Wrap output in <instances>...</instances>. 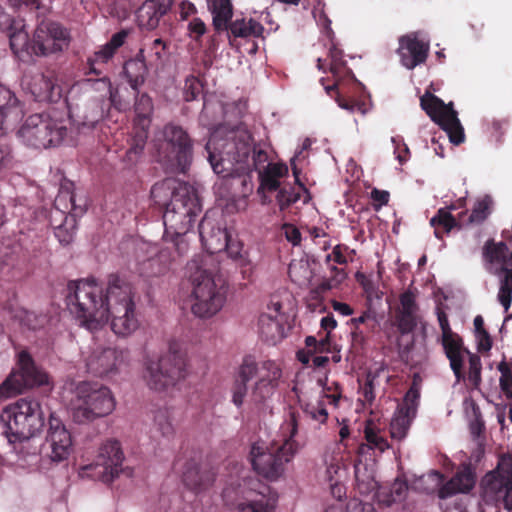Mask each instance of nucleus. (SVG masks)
<instances>
[{
	"label": "nucleus",
	"instance_id": "32",
	"mask_svg": "<svg viewBox=\"0 0 512 512\" xmlns=\"http://www.w3.org/2000/svg\"><path fill=\"white\" fill-rule=\"evenodd\" d=\"M175 256L172 248L165 246L156 255L144 262V269L148 270L149 276H160L170 270Z\"/></svg>",
	"mask_w": 512,
	"mask_h": 512
},
{
	"label": "nucleus",
	"instance_id": "52",
	"mask_svg": "<svg viewBox=\"0 0 512 512\" xmlns=\"http://www.w3.org/2000/svg\"><path fill=\"white\" fill-rule=\"evenodd\" d=\"M203 85L196 76H189L185 79L184 84V100L187 102L196 100L202 93Z\"/></svg>",
	"mask_w": 512,
	"mask_h": 512
},
{
	"label": "nucleus",
	"instance_id": "51",
	"mask_svg": "<svg viewBox=\"0 0 512 512\" xmlns=\"http://www.w3.org/2000/svg\"><path fill=\"white\" fill-rule=\"evenodd\" d=\"M475 340L480 352H488L492 347V339L484 328V322H474Z\"/></svg>",
	"mask_w": 512,
	"mask_h": 512
},
{
	"label": "nucleus",
	"instance_id": "42",
	"mask_svg": "<svg viewBox=\"0 0 512 512\" xmlns=\"http://www.w3.org/2000/svg\"><path fill=\"white\" fill-rule=\"evenodd\" d=\"M354 469L355 479L360 493L367 494L378 487L374 478L373 469L369 468L362 460L355 462Z\"/></svg>",
	"mask_w": 512,
	"mask_h": 512
},
{
	"label": "nucleus",
	"instance_id": "45",
	"mask_svg": "<svg viewBox=\"0 0 512 512\" xmlns=\"http://www.w3.org/2000/svg\"><path fill=\"white\" fill-rule=\"evenodd\" d=\"M417 289L408 288L400 295V311L403 317L409 318V320H415V314L418 310L416 303Z\"/></svg>",
	"mask_w": 512,
	"mask_h": 512
},
{
	"label": "nucleus",
	"instance_id": "27",
	"mask_svg": "<svg viewBox=\"0 0 512 512\" xmlns=\"http://www.w3.org/2000/svg\"><path fill=\"white\" fill-rule=\"evenodd\" d=\"M288 175V166L285 163H267V165L258 171L260 185L258 194L265 192H276L282 186L280 180Z\"/></svg>",
	"mask_w": 512,
	"mask_h": 512
},
{
	"label": "nucleus",
	"instance_id": "37",
	"mask_svg": "<svg viewBox=\"0 0 512 512\" xmlns=\"http://www.w3.org/2000/svg\"><path fill=\"white\" fill-rule=\"evenodd\" d=\"M148 129L149 128L133 126L131 139L129 141V148L125 155L126 161L129 164L137 163L142 156L148 139Z\"/></svg>",
	"mask_w": 512,
	"mask_h": 512
},
{
	"label": "nucleus",
	"instance_id": "3",
	"mask_svg": "<svg viewBox=\"0 0 512 512\" xmlns=\"http://www.w3.org/2000/svg\"><path fill=\"white\" fill-rule=\"evenodd\" d=\"M150 196L155 205L164 209V226L173 229L177 234L189 232L201 212L195 188L174 178H166L155 183Z\"/></svg>",
	"mask_w": 512,
	"mask_h": 512
},
{
	"label": "nucleus",
	"instance_id": "61",
	"mask_svg": "<svg viewBox=\"0 0 512 512\" xmlns=\"http://www.w3.org/2000/svg\"><path fill=\"white\" fill-rule=\"evenodd\" d=\"M188 30L192 37L198 41L206 33V25L200 18H194L188 24Z\"/></svg>",
	"mask_w": 512,
	"mask_h": 512
},
{
	"label": "nucleus",
	"instance_id": "41",
	"mask_svg": "<svg viewBox=\"0 0 512 512\" xmlns=\"http://www.w3.org/2000/svg\"><path fill=\"white\" fill-rule=\"evenodd\" d=\"M408 491V485L405 481L396 479L389 488L380 487L377 491V497L380 503L390 506L391 504L402 501Z\"/></svg>",
	"mask_w": 512,
	"mask_h": 512
},
{
	"label": "nucleus",
	"instance_id": "24",
	"mask_svg": "<svg viewBox=\"0 0 512 512\" xmlns=\"http://www.w3.org/2000/svg\"><path fill=\"white\" fill-rule=\"evenodd\" d=\"M442 330V346L445 354L450 361V367L454 372L456 378H462L463 367V354L461 338L454 333L449 325V322H439Z\"/></svg>",
	"mask_w": 512,
	"mask_h": 512
},
{
	"label": "nucleus",
	"instance_id": "47",
	"mask_svg": "<svg viewBox=\"0 0 512 512\" xmlns=\"http://www.w3.org/2000/svg\"><path fill=\"white\" fill-rule=\"evenodd\" d=\"M301 198L300 190L296 191L294 187L284 185L277 190L276 202L280 211L288 209L292 204Z\"/></svg>",
	"mask_w": 512,
	"mask_h": 512
},
{
	"label": "nucleus",
	"instance_id": "6",
	"mask_svg": "<svg viewBox=\"0 0 512 512\" xmlns=\"http://www.w3.org/2000/svg\"><path fill=\"white\" fill-rule=\"evenodd\" d=\"M69 386L73 394L70 409L76 423H90L115 410L116 400L107 386L89 381H72Z\"/></svg>",
	"mask_w": 512,
	"mask_h": 512
},
{
	"label": "nucleus",
	"instance_id": "22",
	"mask_svg": "<svg viewBox=\"0 0 512 512\" xmlns=\"http://www.w3.org/2000/svg\"><path fill=\"white\" fill-rule=\"evenodd\" d=\"M429 49V42L420 39L417 32H412L399 38L397 54L401 64L405 68L412 70L426 62Z\"/></svg>",
	"mask_w": 512,
	"mask_h": 512
},
{
	"label": "nucleus",
	"instance_id": "19",
	"mask_svg": "<svg viewBox=\"0 0 512 512\" xmlns=\"http://www.w3.org/2000/svg\"><path fill=\"white\" fill-rule=\"evenodd\" d=\"M10 381L15 396L21 394L25 389L35 386H42L48 383L47 374L34 362L32 356L22 350L17 354V369L13 370L6 378Z\"/></svg>",
	"mask_w": 512,
	"mask_h": 512
},
{
	"label": "nucleus",
	"instance_id": "49",
	"mask_svg": "<svg viewBox=\"0 0 512 512\" xmlns=\"http://www.w3.org/2000/svg\"><path fill=\"white\" fill-rule=\"evenodd\" d=\"M364 434L366 442L373 450H378L380 453H383L386 449L389 448L387 440L372 426L367 425L365 427Z\"/></svg>",
	"mask_w": 512,
	"mask_h": 512
},
{
	"label": "nucleus",
	"instance_id": "39",
	"mask_svg": "<svg viewBox=\"0 0 512 512\" xmlns=\"http://www.w3.org/2000/svg\"><path fill=\"white\" fill-rule=\"evenodd\" d=\"M88 330H112L118 337H127L138 329V322H81Z\"/></svg>",
	"mask_w": 512,
	"mask_h": 512
},
{
	"label": "nucleus",
	"instance_id": "64",
	"mask_svg": "<svg viewBox=\"0 0 512 512\" xmlns=\"http://www.w3.org/2000/svg\"><path fill=\"white\" fill-rule=\"evenodd\" d=\"M241 512H273L272 508L263 502H250L240 507Z\"/></svg>",
	"mask_w": 512,
	"mask_h": 512
},
{
	"label": "nucleus",
	"instance_id": "26",
	"mask_svg": "<svg viewBox=\"0 0 512 512\" xmlns=\"http://www.w3.org/2000/svg\"><path fill=\"white\" fill-rule=\"evenodd\" d=\"M174 0H146L136 11L139 27L154 30L171 9Z\"/></svg>",
	"mask_w": 512,
	"mask_h": 512
},
{
	"label": "nucleus",
	"instance_id": "43",
	"mask_svg": "<svg viewBox=\"0 0 512 512\" xmlns=\"http://www.w3.org/2000/svg\"><path fill=\"white\" fill-rule=\"evenodd\" d=\"M414 417L405 410L397 409L390 423L391 437L398 440L405 438Z\"/></svg>",
	"mask_w": 512,
	"mask_h": 512
},
{
	"label": "nucleus",
	"instance_id": "46",
	"mask_svg": "<svg viewBox=\"0 0 512 512\" xmlns=\"http://www.w3.org/2000/svg\"><path fill=\"white\" fill-rule=\"evenodd\" d=\"M277 320L279 317L289 318L284 310V303L279 295H271L266 303V311L262 313L260 320Z\"/></svg>",
	"mask_w": 512,
	"mask_h": 512
},
{
	"label": "nucleus",
	"instance_id": "62",
	"mask_svg": "<svg viewBox=\"0 0 512 512\" xmlns=\"http://www.w3.org/2000/svg\"><path fill=\"white\" fill-rule=\"evenodd\" d=\"M283 230L287 241H289L294 246L300 244L301 233L297 227H295L293 224H284Z\"/></svg>",
	"mask_w": 512,
	"mask_h": 512
},
{
	"label": "nucleus",
	"instance_id": "33",
	"mask_svg": "<svg viewBox=\"0 0 512 512\" xmlns=\"http://www.w3.org/2000/svg\"><path fill=\"white\" fill-rule=\"evenodd\" d=\"M27 267L25 256L15 252L5 255L0 266L1 277H6L7 281H14L22 278Z\"/></svg>",
	"mask_w": 512,
	"mask_h": 512
},
{
	"label": "nucleus",
	"instance_id": "8",
	"mask_svg": "<svg viewBox=\"0 0 512 512\" xmlns=\"http://www.w3.org/2000/svg\"><path fill=\"white\" fill-rule=\"evenodd\" d=\"M0 420L7 429L9 441H25L42 431L44 413L39 401L21 398L2 410Z\"/></svg>",
	"mask_w": 512,
	"mask_h": 512
},
{
	"label": "nucleus",
	"instance_id": "5",
	"mask_svg": "<svg viewBox=\"0 0 512 512\" xmlns=\"http://www.w3.org/2000/svg\"><path fill=\"white\" fill-rule=\"evenodd\" d=\"M189 280L192 285V313L199 318L214 316L226 299V286L216 267L208 265L203 258H194L188 263Z\"/></svg>",
	"mask_w": 512,
	"mask_h": 512
},
{
	"label": "nucleus",
	"instance_id": "20",
	"mask_svg": "<svg viewBox=\"0 0 512 512\" xmlns=\"http://www.w3.org/2000/svg\"><path fill=\"white\" fill-rule=\"evenodd\" d=\"M123 460L124 454L120 443L108 440L99 448L95 462L85 469H94L96 478L104 483H110L122 472Z\"/></svg>",
	"mask_w": 512,
	"mask_h": 512
},
{
	"label": "nucleus",
	"instance_id": "23",
	"mask_svg": "<svg viewBox=\"0 0 512 512\" xmlns=\"http://www.w3.org/2000/svg\"><path fill=\"white\" fill-rule=\"evenodd\" d=\"M27 86L38 102L56 103L62 97V88L53 72L34 74Z\"/></svg>",
	"mask_w": 512,
	"mask_h": 512
},
{
	"label": "nucleus",
	"instance_id": "11",
	"mask_svg": "<svg viewBox=\"0 0 512 512\" xmlns=\"http://www.w3.org/2000/svg\"><path fill=\"white\" fill-rule=\"evenodd\" d=\"M25 145L35 149L58 146L67 135V127L62 121L46 114L29 116L18 131Z\"/></svg>",
	"mask_w": 512,
	"mask_h": 512
},
{
	"label": "nucleus",
	"instance_id": "17",
	"mask_svg": "<svg viewBox=\"0 0 512 512\" xmlns=\"http://www.w3.org/2000/svg\"><path fill=\"white\" fill-rule=\"evenodd\" d=\"M70 40V32L62 24L42 21L34 32L31 51L37 56H47L68 48Z\"/></svg>",
	"mask_w": 512,
	"mask_h": 512
},
{
	"label": "nucleus",
	"instance_id": "50",
	"mask_svg": "<svg viewBox=\"0 0 512 512\" xmlns=\"http://www.w3.org/2000/svg\"><path fill=\"white\" fill-rule=\"evenodd\" d=\"M89 114L83 117L80 125L83 128L93 129L96 124L103 119L104 112L100 103L97 101H93L88 105Z\"/></svg>",
	"mask_w": 512,
	"mask_h": 512
},
{
	"label": "nucleus",
	"instance_id": "54",
	"mask_svg": "<svg viewBox=\"0 0 512 512\" xmlns=\"http://www.w3.org/2000/svg\"><path fill=\"white\" fill-rule=\"evenodd\" d=\"M347 250H348V247L346 245H343V244L336 245L332 249V252L326 255L325 260H324L325 264L334 262L337 265L346 267L348 264V259H347L346 255L344 254V252Z\"/></svg>",
	"mask_w": 512,
	"mask_h": 512
},
{
	"label": "nucleus",
	"instance_id": "60",
	"mask_svg": "<svg viewBox=\"0 0 512 512\" xmlns=\"http://www.w3.org/2000/svg\"><path fill=\"white\" fill-rule=\"evenodd\" d=\"M336 100H337L338 105L341 108L346 109L350 112L358 111L361 114H365V112H366L365 103H362V102H359V101H356L353 99H349V98H344L340 95L337 96Z\"/></svg>",
	"mask_w": 512,
	"mask_h": 512
},
{
	"label": "nucleus",
	"instance_id": "36",
	"mask_svg": "<svg viewBox=\"0 0 512 512\" xmlns=\"http://www.w3.org/2000/svg\"><path fill=\"white\" fill-rule=\"evenodd\" d=\"M135 118H134V124L135 127H143V128H149L151 123V114L153 112V102L151 97L146 94H139L138 92H135Z\"/></svg>",
	"mask_w": 512,
	"mask_h": 512
},
{
	"label": "nucleus",
	"instance_id": "4",
	"mask_svg": "<svg viewBox=\"0 0 512 512\" xmlns=\"http://www.w3.org/2000/svg\"><path fill=\"white\" fill-rule=\"evenodd\" d=\"M237 375L232 390V402L241 407L248 394L255 405H262L270 400L281 383L283 371L274 360L257 362L248 355L243 358Z\"/></svg>",
	"mask_w": 512,
	"mask_h": 512
},
{
	"label": "nucleus",
	"instance_id": "25",
	"mask_svg": "<svg viewBox=\"0 0 512 512\" xmlns=\"http://www.w3.org/2000/svg\"><path fill=\"white\" fill-rule=\"evenodd\" d=\"M198 228L201 243L209 254L224 252L229 236L226 229L215 227L213 220L208 214H205L202 218Z\"/></svg>",
	"mask_w": 512,
	"mask_h": 512
},
{
	"label": "nucleus",
	"instance_id": "30",
	"mask_svg": "<svg viewBox=\"0 0 512 512\" xmlns=\"http://www.w3.org/2000/svg\"><path fill=\"white\" fill-rule=\"evenodd\" d=\"M123 70L130 87L135 92H138L140 87L145 83L148 74L144 49H140L135 58L127 60Z\"/></svg>",
	"mask_w": 512,
	"mask_h": 512
},
{
	"label": "nucleus",
	"instance_id": "1",
	"mask_svg": "<svg viewBox=\"0 0 512 512\" xmlns=\"http://www.w3.org/2000/svg\"><path fill=\"white\" fill-rule=\"evenodd\" d=\"M66 303L78 320H131L135 304L132 287L117 275H110L106 293L96 279L70 281Z\"/></svg>",
	"mask_w": 512,
	"mask_h": 512
},
{
	"label": "nucleus",
	"instance_id": "31",
	"mask_svg": "<svg viewBox=\"0 0 512 512\" xmlns=\"http://www.w3.org/2000/svg\"><path fill=\"white\" fill-rule=\"evenodd\" d=\"M328 57L330 59V72L335 77L336 81L333 85L327 86L326 91L331 94L338 85V81L341 79L354 77L352 70L347 66V62L343 59V52L337 48L334 44L329 48Z\"/></svg>",
	"mask_w": 512,
	"mask_h": 512
},
{
	"label": "nucleus",
	"instance_id": "12",
	"mask_svg": "<svg viewBox=\"0 0 512 512\" xmlns=\"http://www.w3.org/2000/svg\"><path fill=\"white\" fill-rule=\"evenodd\" d=\"M212 14V24L217 33L226 32L230 44L233 38L260 37L264 27L256 20L236 18L232 21L233 5L231 0H207Z\"/></svg>",
	"mask_w": 512,
	"mask_h": 512
},
{
	"label": "nucleus",
	"instance_id": "53",
	"mask_svg": "<svg viewBox=\"0 0 512 512\" xmlns=\"http://www.w3.org/2000/svg\"><path fill=\"white\" fill-rule=\"evenodd\" d=\"M10 47L14 53L21 51H29L31 49V42L29 41L28 34L24 31H18L10 34Z\"/></svg>",
	"mask_w": 512,
	"mask_h": 512
},
{
	"label": "nucleus",
	"instance_id": "10",
	"mask_svg": "<svg viewBox=\"0 0 512 512\" xmlns=\"http://www.w3.org/2000/svg\"><path fill=\"white\" fill-rule=\"evenodd\" d=\"M482 259L489 273L501 276L498 300L507 311L512 301V250L505 241L488 239L482 247Z\"/></svg>",
	"mask_w": 512,
	"mask_h": 512
},
{
	"label": "nucleus",
	"instance_id": "56",
	"mask_svg": "<svg viewBox=\"0 0 512 512\" xmlns=\"http://www.w3.org/2000/svg\"><path fill=\"white\" fill-rule=\"evenodd\" d=\"M324 512H343V510L341 507L332 506V507L327 508ZM346 512H375V511L371 504L354 500V501H351L347 505Z\"/></svg>",
	"mask_w": 512,
	"mask_h": 512
},
{
	"label": "nucleus",
	"instance_id": "13",
	"mask_svg": "<svg viewBox=\"0 0 512 512\" xmlns=\"http://www.w3.org/2000/svg\"><path fill=\"white\" fill-rule=\"evenodd\" d=\"M481 497L486 504L512 511V457H501L496 468L485 474L481 480Z\"/></svg>",
	"mask_w": 512,
	"mask_h": 512
},
{
	"label": "nucleus",
	"instance_id": "29",
	"mask_svg": "<svg viewBox=\"0 0 512 512\" xmlns=\"http://www.w3.org/2000/svg\"><path fill=\"white\" fill-rule=\"evenodd\" d=\"M214 479V473L207 466H200L195 463L188 464L183 473L185 485L196 492L210 487Z\"/></svg>",
	"mask_w": 512,
	"mask_h": 512
},
{
	"label": "nucleus",
	"instance_id": "63",
	"mask_svg": "<svg viewBox=\"0 0 512 512\" xmlns=\"http://www.w3.org/2000/svg\"><path fill=\"white\" fill-rule=\"evenodd\" d=\"M166 48V43L161 38H156L150 44L149 51L156 60H162Z\"/></svg>",
	"mask_w": 512,
	"mask_h": 512
},
{
	"label": "nucleus",
	"instance_id": "7",
	"mask_svg": "<svg viewBox=\"0 0 512 512\" xmlns=\"http://www.w3.org/2000/svg\"><path fill=\"white\" fill-rule=\"evenodd\" d=\"M186 355L181 345L172 341L163 355H147L143 378L150 389L162 391L186 377Z\"/></svg>",
	"mask_w": 512,
	"mask_h": 512
},
{
	"label": "nucleus",
	"instance_id": "48",
	"mask_svg": "<svg viewBox=\"0 0 512 512\" xmlns=\"http://www.w3.org/2000/svg\"><path fill=\"white\" fill-rule=\"evenodd\" d=\"M154 428L165 438H170L174 434V427L168 410L160 409L155 413Z\"/></svg>",
	"mask_w": 512,
	"mask_h": 512
},
{
	"label": "nucleus",
	"instance_id": "2",
	"mask_svg": "<svg viewBox=\"0 0 512 512\" xmlns=\"http://www.w3.org/2000/svg\"><path fill=\"white\" fill-rule=\"evenodd\" d=\"M205 149L216 174L227 177L236 172L240 174L236 179L243 185L246 184L247 178H251L249 174L253 170L257 172L262 170L269 159L266 145L262 143L252 145L251 136L246 132H231L222 142H217L214 135Z\"/></svg>",
	"mask_w": 512,
	"mask_h": 512
},
{
	"label": "nucleus",
	"instance_id": "44",
	"mask_svg": "<svg viewBox=\"0 0 512 512\" xmlns=\"http://www.w3.org/2000/svg\"><path fill=\"white\" fill-rule=\"evenodd\" d=\"M493 200L489 195L477 200L468 218V224H481L491 214Z\"/></svg>",
	"mask_w": 512,
	"mask_h": 512
},
{
	"label": "nucleus",
	"instance_id": "35",
	"mask_svg": "<svg viewBox=\"0 0 512 512\" xmlns=\"http://www.w3.org/2000/svg\"><path fill=\"white\" fill-rule=\"evenodd\" d=\"M430 225L434 228V235L438 239H443L454 228H460L459 221L446 209L440 208L430 219Z\"/></svg>",
	"mask_w": 512,
	"mask_h": 512
},
{
	"label": "nucleus",
	"instance_id": "40",
	"mask_svg": "<svg viewBox=\"0 0 512 512\" xmlns=\"http://www.w3.org/2000/svg\"><path fill=\"white\" fill-rule=\"evenodd\" d=\"M348 277L347 271H342L336 274H328L324 276L321 281L311 287L310 294L312 298L318 299L334 289H339Z\"/></svg>",
	"mask_w": 512,
	"mask_h": 512
},
{
	"label": "nucleus",
	"instance_id": "18",
	"mask_svg": "<svg viewBox=\"0 0 512 512\" xmlns=\"http://www.w3.org/2000/svg\"><path fill=\"white\" fill-rule=\"evenodd\" d=\"M129 352L114 347H97L86 360L90 373L99 377H113L128 365Z\"/></svg>",
	"mask_w": 512,
	"mask_h": 512
},
{
	"label": "nucleus",
	"instance_id": "15",
	"mask_svg": "<svg viewBox=\"0 0 512 512\" xmlns=\"http://www.w3.org/2000/svg\"><path fill=\"white\" fill-rule=\"evenodd\" d=\"M420 106L430 119L447 133L451 143L460 145L464 142V128L452 102L446 104L442 99L427 91L420 98Z\"/></svg>",
	"mask_w": 512,
	"mask_h": 512
},
{
	"label": "nucleus",
	"instance_id": "28",
	"mask_svg": "<svg viewBox=\"0 0 512 512\" xmlns=\"http://www.w3.org/2000/svg\"><path fill=\"white\" fill-rule=\"evenodd\" d=\"M22 115L23 110L15 94L0 83V131L5 129L8 121H18Z\"/></svg>",
	"mask_w": 512,
	"mask_h": 512
},
{
	"label": "nucleus",
	"instance_id": "55",
	"mask_svg": "<svg viewBox=\"0 0 512 512\" xmlns=\"http://www.w3.org/2000/svg\"><path fill=\"white\" fill-rule=\"evenodd\" d=\"M418 399V390L410 388L404 397L403 403L398 407V409L405 410L408 414L410 413V415H416Z\"/></svg>",
	"mask_w": 512,
	"mask_h": 512
},
{
	"label": "nucleus",
	"instance_id": "34",
	"mask_svg": "<svg viewBox=\"0 0 512 512\" xmlns=\"http://www.w3.org/2000/svg\"><path fill=\"white\" fill-rule=\"evenodd\" d=\"M288 275L291 281L301 288L312 286L314 271L306 259L293 260L289 264Z\"/></svg>",
	"mask_w": 512,
	"mask_h": 512
},
{
	"label": "nucleus",
	"instance_id": "14",
	"mask_svg": "<svg viewBox=\"0 0 512 512\" xmlns=\"http://www.w3.org/2000/svg\"><path fill=\"white\" fill-rule=\"evenodd\" d=\"M163 142L159 146V156L166 160L179 173H186L192 163V140L181 127L169 123L163 128Z\"/></svg>",
	"mask_w": 512,
	"mask_h": 512
},
{
	"label": "nucleus",
	"instance_id": "38",
	"mask_svg": "<svg viewBox=\"0 0 512 512\" xmlns=\"http://www.w3.org/2000/svg\"><path fill=\"white\" fill-rule=\"evenodd\" d=\"M355 279L362 287L369 310L374 309L381 304L384 293L379 289L378 285L373 281L371 276L363 272H356Z\"/></svg>",
	"mask_w": 512,
	"mask_h": 512
},
{
	"label": "nucleus",
	"instance_id": "58",
	"mask_svg": "<svg viewBox=\"0 0 512 512\" xmlns=\"http://www.w3.org/2000/svg\"><path fill=\"white\" fill-rule=\"evenodd\" d=\"M481 360L480 357L471 354L469 356V380L475 385L478 386L481 381Z\"/></svg>",
	"mask_w": 512,
	"mask_h": 512
},
{
	"label": "nucleus",
	"instance_id": "9",
	"mask_svg": "<svg viewBox=\"0 0 512 512\" xmlns=\"http://www.w3.org/2000/svg\"><path fill=\"white\" fill-rule=\"evenodd\" d=\"M297 451L296 443L290 438L274 441L264 447L259 443L252 446L250 460L253 469L268 480L280 478Z\"/></svg>",
	"mask_w": 512,
	"mask_h": 512
},
{
	"label": "nucleus",
	"instance_id": "21",
	"mask_svg": "<svg viewBox=\"0 0 512 512\" xmlns=\"http://www.w3.org/2000/svg\"><path fill=\"white\" fill-rule=\"evenodd\" d=\"M43 448L45 455L56 463L66 460L72 451L71 434L54 413L49 416V426Z\"/></svg>",
	"mask_w": 512,
	"mask_h": 512
},
{
	"label": "nucleus",
	"instance_id": "57",
	"mask_svg": "<svg viewBox=\"0 0 512 512\" xmlns=\"http://www.w3.org/2000/svg\"><path fill=\"white\" fill-rule=\"evenodd\" d=\"M165 232L166 234L172 233L175 235V239H173L171 246H169L172 248L175 258L184 255L188 249V244L183 238L186 233L177 234L173 229H167V227H165Z\"/></svg>",
	"mask_w": 512,
	"mask_h": 512
},
{
	"label": "nucleus",
	"instance_id": "16",
	"mask_svg": "<svg viewBox=\"0 0 512 512\" xmlns=\"http://www.w3.org/2000/svg\"><path fill=\"white\" fill-rule=\"evenodd\" d=\"M443 475L432 470L419 478L418 484L426 493L438 490V496L446 499L457 493H467L475 485V475L469 467L458 471L446 484L442 485Z\"/></svg>",
	"mask_w": 512,
	"mask_h": 512
},
{
	"label": "nucleus",
	"instance_id": "59",
	"mask_svg": "<svg viewBox=\"0 0 512 512\" xmlns=\"http://www.w3.org/2000/svg\"><path fill=\"white\" fill-rule=\"evenodd\" d=\"M242 248V243L232 239L230 235L228 236L227 247H225L224 251L231 259L239 262L242 258H246L247 256L242 253Z\"/></svg>",
	"mask_w": 512,
	"mask_h": 512
}]
</instances>
